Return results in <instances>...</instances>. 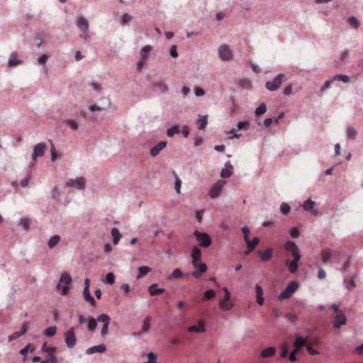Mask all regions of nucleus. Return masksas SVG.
Returning <instances> with one entry per match:
<instances>
[{
	"label": "nucleus",
	"mask_w": 363,
	"mask_h": 363,
	"mask_svg": "<svg viewBox=\"0 0 363 363\" xmlns=\"http://www.w3.org/2000/svg\"><path fill=\"white\" fill-rule=\"evenodd\" d=\"M242 234H244V240L247 245L246 255H249L255 249V247L259 245V238H253L252 240L249 239V228L247 226L242 228Z\"/></svg>",
	"instance_id": "nucleus-1"
},
{
	"label": "nucleus",
	"mask_w": 363,
	"mask_h": 363,
	"mask_svg": "<svg viewBox=\"0 0 363 363\" xmlns=\"http://www.w3.org/2000/svg\"><path fill=\"white\" fill-rule=\"evenodd\" d=\"M76 24L77 27H78L81 31L80 38H82L84 42L89 41V22L86 18L84 17L77 18Z\"/></svg>",
	"instance_id": "nucleus-2"
},
{
	"label": "nucleus",
	"mask_w": 363,
	"mask_h": 363,
	"mask_svg": "<svg viewBox=\"0 0 363 363\" xmlns=\"http://www.w3.org/2000/svg\"><path fill=\"white\" fill-rule=\"evenodd\" d=\"M297 289H298V283L294 281L289 283L285 290L282 291L281 294L278 296V299L280 301H284L290 298L292 295L296 291Z\"/></svg>",
	"instance_id": "nucleus-3"
},
{
	"label": "nucleus",
	"mask_w": 363,
	"mask_h": 363,
	"mask_svg": "<svg viewBox=\"0 0 363 363\" xmlns=\"http://www.w3.org/2000/svg\"><path fill=\"white\" fill-rule=\"evenodd\" d=\"M71 283V277L66 272L62 274L60 278V282L57 285V290L62 291V295L65 296L68 294L69 285Z\"/></svg>",
	"instance_id": "nucleus-4"
},
{
	"label": "nucleus",
	"mask_w": 363,
	"mask_h": 363,
	"mask_svg": "<svg viewBox=\"0 0 363 363\" xmlns=\"http://www.w3.org/2000/svg\"><path fill=\"white\" fill-rule=\"evenodd\" d=\"M193 235L196 237L200 246L203 247H208L211 245V238H210L209 235L207 233L196 230L193 233Z\"/></svg>",
	"instance_id": "nucleus-5"
},
{
	"label": "nucleus",
	"mask_w": 363,
	"mask_h": 363,
	"mask_svg": "<svg viewBox=\"0 0 363 363\" xmlns=\"http://www.w3.org/2000/svg\"><path fill=\"white\" fill-rule=\"evenodd\" d=\"M249 128V122H238V129L233 128L228 131V140H233L234 138H239L241 136V134L237 133L239 130H247Z\"/></svg>",
	"instance_id": "nucleus-6"
},
{
	"label": "nucleus",
	"mask_w": 363,
	"mask_h": 363,
	"mask_svg": "<svg viewBox=\"0 0 363 363\" xmlns=\"http://www.w3.org/2000/svg\"><path fill=\"white\" fill-rule=\"evenodd\" d=\"M64 340H65L66 346L68 348H72L77 343V338L74 335V328H71L68 331L64 333Z\"/></svg>",
	"instance_id": "nucleus-7"
},
{
	"label": "nucleus",
	"mask_w": 363,
	"mask_h": 363,
	"mask_svg": "<svg viewBox=\"0 0 363 363\" xmlns=\"http://www.w3.org/2000/svg\"><path fill=\"white\" fill-rule=\"evenodd\" d=\"M193 267L196 269L192 273H191V276L196 279H199L207 271V265L204 263L201 262H192Z\"/></svg>",
	"instance_id": "nucleus-8"
},
{
	"label": "nucleus",
	"mask_w": 363,
	"mask_h": 363,
	"mask_svg": "<svg viewBox=\"0 0 363 363\" xmlns=\"http://www.w3.org/2000/svg\"><path fill=\"white\" fill-rule=\"evenodd\" d=\"M283 74H279L272 81H267L265 87L270 91H274L278 89L282 83Z\"/></svg>",
	"instance_id": "nucleus-9"
},
{
	"label": "nucleus",
	"mask_w": 363,
	"mask_h": 363,
	"mask_svg": "<svg viewBox=\"0 0 363 363\" xmlns=\"http://www.w3.org/2000/svg\"><path fill=\"white\" fill-rule=\"evenodd\" d=\"M305 211L308 212L311 215L318 216V210L314 208L315 203L311 199H307L300 206Z\"/></svg>",
	"instance_id": "nucleus-10"
},
{
	"label": "nucleus",
	"mask_w": 363,
	"mask_h": 363,
	"mask_svg": "<svg viewBox=\"0 0 363 363\" xmlns=\"http://www.w3.org/2000/svg\"><path fill=\"white\" fill-rule=\"evenodd\" d=\"M66 186L75 187L79 190H84L85 188V179L83 177H78L75 179H70L66 182Z\"/></svg>",
	"instance_id": "nucleus-11"
},
{
	"label": "nucleus",
	"mask_w": 363,
	"mask_h": 363,
	"mask_svg": "<svg viewBox=\"0 0 363 363\" xmlns=\"http://www.w3.org/2000/svg\"><path fill=\"white\" fill-rule=\"evenodd\" d=\"M97 321L103 323V328H101V334L103 336H105L108 334V323H110V318L107 315V314H101L97 316Z\"/></svg>",
	"instance_id": "nucleus-12"
},
{
	"label": "nucleus",
	"mask_w": 363,
	"mask_h": 363,
	"mask_svg": "<svg viewBox=\"0 0 363 363\" xmlns=\"http://www.w3.org/2000/svg\"><path fill=\"white\" fill-rule=\"evenodd\" d=\"M224 185V180H219L217 183L213 184V188L209 191V196H211V199H216L218 197Z\"/></svg>",
	"instance_id": "nucleus-13"
},
{
	"label": "nucleus",
	"mask_w": 363,
	"mask_h": 363,
	"mask_svg": "<svg viewBox=\"0 0 363 363\" xmlns=\"http://www.w3.org/2000/svg\"><path fill=\"white\" fill-rule=\"evenodd\" d=\"M45 145L43 143H37L36 145L34 146V150H33L32 159L33 161H35L38 157H40L43 156L44 152H45Z\"/></svg>",
	"instance_id": "nucleus-14"
},
{
	"label": "nucleus",
	"mask_w": 363,
	"mask_h": 363,
	"mask_svg": "<svg viewBox=\"0 0 363 363\" xmlns=\"http://www.w3.org/2000/svg\"><path fill=\"white\" fill-rule=\"evenodd\" d=\"M308 345H311L307 342V339L302 337L298 335L296 336V340H294V350H300L303 347H307Z\"/></svg>",
	"instance_id": "nucleus-15"
},
{
	"label": "nucleus",
	"mask_w": 363,
	"mask_h": 363,
	"mask_svg": "<svg viewBox=\"0 0 363 363\" xmlns=\"http://www.w3.org/2000/svg\"><path fill=\"white\" fill-rule=\"evenodd\" d=\"M285 249L286 250L291 252V255L292 256H294V257H296V256H298V257H301V255L299 254L298 252V248L297 247L296 244H295L294 242L286 241L285 244Z\"/></svg>",
	"instance_id": "nucleus-16"
},
{
	"label": "nucleus",
	"mask_w": 363,
	"mask_h": 363,
	"mask_svg": "<svg viewBox=\"0 0 363 363\" xmlns=\"http://www.w3.org/2000/svg\"><path fill=\"white\" fill-rule=\"evenodd\" d=\"M28 330V323L26 322L22 325L21 330L19 332L13 333L11 335H10L9 337H8V341L12 342L13 340L24 335V334L26 333L27 330Z\"/></svg>",
	"instance_id": "nucleus-17"
},
{
	"label": "nucleus",
	"mask_w": 363,
	"mask_h": 363,
	"mask_svg": "<svg viewBox=\"0 0 363 363\" xmlns=\"http://www.w3.org/2000/svg\"><path fill=\"white\" fill-rule=\"evenodd\" d=\"M347 318L343 313H338L334 316V328H340L341 326L345 324Z\"/></svg>",
	"instance_id": "nucleus-18"
},
{
	"label": "nucleus",
	"mask_w": 363,
	"mask_h": 363,
	"mask_svg": "<svg viewBox=\"0 0 363 363\" xmlns=\"http://www.w3.org/2000/svg\"><path fill=\"white\" fill-rule=\"evenodd\" d=\"M188 332L196 333L199 334L203 333L205 332V323H203V320H200L197 325L189 327Z\"/></svg>",
	"instance_id": "nucleus-19"
},
{
	"label": "nucleus",
	"mask_w": 363,
	"mask_h": 363,
	"mask_svg": "<svg viewBox=\"0 0 363 363\" xmlns=\"http://www.w3.org/2000/svg\"><path fill=\"white\" fill-rule=\"evenodd\" d=\"M258 255L262 262H269L272 257V250L267 248L264 250H259Z\"/></svg>",
	"instance_id": "nucleus-20"
},
{
	"label": "nucleus",
	"mask_w": 363,
	"mask_h": 363,
	"mask_svg": "<svg viewBox=\"0 0 363 363\" xmlns=\"http://www.w3.org/2000/svg\"><path fill=\"white\" fill-rule=\"evenodd\" d=\"M300 259L301 257H294V260H292L291 262H289L288 260L286 261V264L288 265V269H289L290 273L294 274L296 272Z\"/></svg>",
	"instance_id": "nucleus-21"
},
{
	"label": "nucleus",
	"mask_w": 363,
	"mask_h": 363,
	"mask_svg": "<svg viewBox=\"0 0 363 363\" xmlns=\"http://www.w3.org/2000/svg\"><path fill=\"white\" fill-rule=\"evenodd\" d=\"M167 143L166 142H160L157 143V145H155L150 150V155L152 157H155L157 156V155L160 153V152L163 150L164 147H166Z\"/></svg>",
	"instance_id": "nucleus-22"
},
{
	"label": "nucleus",
	"mask_w": 363,
	"mask_h": 363,
	"mask_svg": "<svg viewBox=\"0 0 363 363\" xmlns=\"http://www.w3.org/2000/svg\"><path fill=\"white\" fill-rule=\"evenodd\" d=\"M201 251L197 247H193L191 258H192V263L201 262Z\"/></svg>",
	"instance_id": "nucleus-23"
},
{
	"label": "nucleus",
	"mask_w": 363,
	"mask_h": 363,
	"mask_svg": "<svg viewBox=\"0 0 363 363\" xmlns=\"http://www.w3.org/2000/svg\"><path fill=\"white\" fill-rule=\"evenodd\" d=\"M255 296H257V303H258V305L262 306L264 303V298H263V289H262V287L259 286V285H255Z\"/></svg>",
	"instance_id": "nucleus-24"
},
{
	"label": "nucleus",
	"mask_w": 363,
	"mask_h": 363,
	"mask_svg": "<svg viewBox=\"0 0 363 363\" xmlns=\"http://www.w3.org/2000/svg\"><path fill=\"white\" fill-rule=\"evenodd\" d=\"M106 351V347L104 345H99L91 347L86 350V354H91L93 353H104Z\"/></svg>",
	"instance_id": "nucleus-25"
},
{
	"label": "nucleus",
	"mask_w": 363,
	"mask_h": 363,
	"mask_svg": "<svg viewBox=\"0 0 363 363\" xmlns=\"http://www.w3.org/2000/svg\"><path fill=\"white\" fill-rule=\"evenodd\" d=\"M332 257V250L329 248H325L321 250V260L323 262L326 264L330 260Z\"/></svg>",
	"instance_id": "nucleus-26"
},
{
	"label": "nucleus",
	"mask_w": 363,
	"mask_h": 363,
	"mask_svg": "<svg viewBox=\"0 0 363 363\" xmlns=\"http://www.w3.org/2000/svg\"><path fill=\"white\" fill-rule=\"evenodd\" d=\"M157 284H152L149 286V294H150V296H156L161 294L164 293V289L163 288L161 289H157Z\"/></svg>",
	"instance_id": "nucleus-27"
},
{
	"label": "nucleus",
	"mask_w": 363,
	"mask_h": 363,
	"mask_svg": "<svg viewBox=\"0 0 363 363\" xmlns=\"http://www.w3.org/2000/svg\"><path fill=\"white\" fill-rule=\"evenodd\" d=\"M151 50L152 47L150 45H145L143 47L142 50H140V52H139V55H140V60H147Z\"/></svg>",
	"instance_id": "nucleus-28"
},
{
	"label": "nucleus",
	"mask_w": 363,
	"mask_h": 363,
	"mask_svg": "<svg viewBox=\"0 0 363 363\" xmlns=\"http://www.w3.org/2000/svg\"><path fill=\"white\" fill-rule=\"evenodd\" d=\"M276 354V349L274 347H269L261 352V357L262 358H268L274 356Z\"/></svg>",
	"instance_id": "nucleus-29"
},
{
	"label": "nucleus",
	"mask_w": 363,
	"mask_h": 363,
	"mask_svg": "<svg viewBox=\"0 0 363 363\" xmlns=\"http://www.w3.org/2000/svg\"><path fill=\"white\" fill-rule=\"evenodd\" d=\"M18 54L16 52H12L11 55H10L9 61H8V65L10 67H14L21 65V61L17 59Z\"/></svg>",
	"instance_id": "nucleus-30"
},
{
	"label": "nucleus",
	"mask_w": 363,
	"mask_h": 363,
	"mask_svg": "<svg viewBox=\"0 0 363 363\" xmlns=\"http://www.w3.org/2000/svg\"><path fill=\"white\" fill-rule=\"evenodd\" d=\"M84 300H86V302L90 303L91 306H95V300L94 299L93 296H91V294L89 293V289H84Z\"/></svg>",
	"instance_id": "nucleus-31"
},
{
	"label": "nucleus",
	"mask_w": 363,
	"mask_h": 363,
	"mask_svg": "<svg viewBox=\"0 0 363 363\" xmlns=\"http://www.w3.org/2000/svg\"><path fill=\"white\" fill-rule=\"evenodd\" d=\"M151 272V268L147 266H143L138 268V279H141Z\"/></svg>",
	"instance_id": "nucleus-32"
},
{
	"label": "nucleus",
	"mask_w": 363,
	"mask_h": 363,
	"mask_svg": "<svg viewBox=\"0 0 363 363\" xmlns=\"http://www.w3.org/2000/svg\"><path fill=\"white\" fill-rule=\"evenodd\" d=\"M197 125H199V129L203 130L207 125V116H199V120H197Z\"/></svg>",
	"instance_id": "nucleus-33"
},
{
	"label": "nucleus",
	"mask_w": 363,
	"mask_h": 363,
	"mask_svg": "<svg viewBox=\"0 0 363 363\" xmlns=\"http://www.w3.org/2000/svg\"><path fill=\"white\" fill-rule=\"evenodd\" d=\"M111 236H113V244H118V241L121 239V233L116 228H113V229H111Z\"/></svg>",
	"instance_id": "nucleus-34"
},
{
	"label": "nucleus",
	"mask_w": 363,
	"mask_h": 363,
	"mask_svg": "<svg viewBox=\"0 0 363 363\" xmlns=\"http://www.w3.org/2000/svg\"><path fill=\"white\" fill-rule=\"evenodd\" d=\"M60 238L59 235H55L52 238H50L48 242V246L50 249L55 247L60 242Z\"/></svg>",
	"instance_id": "nucleus-35"
},
{
	"label": "nucleus",
	"mask_w": 363,
	"mask_h": 363,
	"mask_svg": "<svg viewBox=\"0 0 363 363\" xmlns=\"http://www.w3.org/2000/svg\"><path fill=\"white\" fill-rule=\"evenodd\" d=\"M41 352L48 353V354H54L56 352V348L54 347H49L45 343L41 347Z\"/></svg>",
	"instance_id": "nucleus-36"
},
{
	"label": "nucleus",
	"mask_w": 363,
	"mask_h": 363,
	"mask_svg": "<svg viewBox=\"0 0 363 363\" xmlns=\"http://www.w3.org/2000/svg\"><path fill=\"white\" fill-rule=\"evenodd\" d=\"M216 296V292L213 289H209L204 293L203 301H207L211 300Z\"/></svg>",
	"instance_id": "nucleus-37"
},
{
	"label": "nucleus",
	"mask_w": 363,
	"mask_h": 363,
	"mask_svg": "<svg viewBox=\"0 0 363 363\" xmlns=\"http://www.w3.org/2000/svg\"><path fill=\"white\" fill-rule=\"evenodd\" d=\"M223 291H224V292H225V294H224L223 299L220 301L219 306H220V309H221L222 311H225L226 310V301H228V294L226 293L225 287L223 288Z\"/></svg>",
	"instance_id": "nucleus-38"
},
{
	"label": "nucleus",
	"mask_w": 363,
	"mask_h": 363,
	"mask_svg": "<svg viewBox=\"0 0 363 363\" xmlns=\"http://www.w3.org/2000/svg\"><path fill=\"white\" fill-rule=\"evenodd\" d=\"M97 319H94L92 317L89 318L88 329L90 331H94L96 327H97Z\"/></svg>",
	"instance_id": "nucleus-39"
},
{
	"label": "nucleus",
	"mask_w": 363,
	"mask_h": 363,
	"mask_svg": "<svg viewBox=\"0 0 363 363\" xmlns=\"http://www.w3.org/2000/svg\"><path fill=\"white\" fill-rule=\"evenodd\" d=\"M150 323H151V317L146 316L144 319V322H143V331H144V333H147L149 331Z\"/></svg>",
	"instance_id": "nucleus-40"
},
{
	"label": "nucleus",
	"mask_w": 363,
	"mask_h": 363,
	"mask_svg": "<svg viewBox=\"0 0 363 363\" xmlns=\"http://www.w3.org/2000/svg\"><path fill=\"white\" fill-rule=\"evenodd\" d=\"M182 277L183 273L180 270V269H175V270L173 271V273H172V274H170V276L167 279H182Z\"/></svg>",
	"instance_id": "nucleus-41"
},
{
	"label": "nucleus",
	"mask_w": 363,
	"mask_h": 363,
	"mask_svg": "<svg viewBox=\"0 0 363 363\" xmlns=\"http://www.w3.org/2000/svg\"><path fill=\"white\" fill-rule=\"evenodd\" d=\"M56 333V327L55 326H50L47 328V329L43 331V334H45V336L48 337H53Z\"/></svg>",
	"instance_id": "nucleus-42"
},
{
	"label": "nucleus",
	"mask_w": 363,
	"mask_h": 363,
	"mask_svg": "<svg viewBox=\"0 0 363 363\" xmlns=\"http://www.w3.org/2000/svg\"><path fill=\"white\" fill-rule=\"evenodd\" d=\"M227 55L228 54H226V45H222L219 48L220 59H221V60H223V61L226 60V55Z\"/></svg>",
	"instance_id": "nucleus-43"
},
{
	"label": "nucleus",
	"mask_w": 363,
	"mask_h": 363,
	"mask_svg": "<svg viewBox=\"0 0 363 363\" xmlns=\"http://www.w3.org/2000/svg\"><path fill=\"white\" fill-rule=\"evenodd\" d=\"M333 80L342 81L344 83H348L350 78L346 74H336L334 76Z\"/></svg>",
	"instance_id": "nucleus-44"
},
{
	"label": "nucleus",
	"mask_w": 363,
	"mask_h": 363,
	"mask_svg": "<svg viewBox=\"0 0 363 363\" xmlns=\"http://www.w3.org/2000/svg\"><path fill=\"white\" fill-rule=\"evenodd\" d=\"M179 133V128L177 125H173L172 128H170L169 130H167V132H166V135H167V137H173L174 135L177 134Z\"/></svg>",
	"instance_id": "nucleus-45"
},
{
	"label": "nucleus",
	"mask_w": 363,
	"mask_h": 363,
	"mask_svg": "<svg viewBox=\"0 0 363 363\" xmlns=\"http://www.w3.org/2000/svg\"><path fill=\"white\" fill-rule=\"evenodd\" d=\"M266 112L265 104H259V107L255 109V116H259Z\"/></svg>",
	"instance_id": "nucleus-46"
},
{
	"label": "nucleus",
	"mask_w": 363,
	"mask_h": 363,
	"mask_svg": "<svg viewBox=\"0 0 363 363\" xmlns=\"http://www.w3.org/2000/svg\"><path fill=\"white\" fill-rule=\"evenodd\" d=\"M289 354V347L286 343L282 344L281 348H280V357L285 358Z\"/></svg>",
	"instance_id": "nucleus-47"
},
{
	"label": "nucleus",
	"mask_w": 363,
	"mask_h": 363,
	"mask_svg": "<svg viewBox=\"0 0 363 363\" xmlns=\"http://www.w3.org/2000/svg\"><path fill=\"white\" fill-rule=\"evenodd\" d=\"M290 206L287 204L286 203H283L281 205H280V212H281L282 214L286 215L290 212Z\"/></svg>",
	"instance_id": "nucleus-48"
},
{
	"label": "nucleus",
	"mask_w": 363,
	"mask_h": 363,
	"mask_svg": "<svg viewBox=\"0 0 363 363\" xmlns=\"http://www.w3.org/2000/svg\"><path fill=\"white\" fill-rule=\"evenodd\" d=\"M357 135V130L352 127H349L347 128V137L350 140H354L355 136Z\"/></svg>",
	"instance_id": "nucleus-49"
},
{
	"label": "nucleus",
	"mask_w": 363,
	"mask_h": 363,
	"mask_svg": "<svg viewBox=\"0 0 363 363\" xmlns=\"http://www.w3.org/2000/svg\"><path fill=\"white\" fill-rule=\"evenodd\" d=\"M347 22H348L349 25L352 26V27H354L355 28H357L359 26V21L357 20V18H355L354 17H349Z\"/></svg>",
	"instance_id": "nucleus-50"
},
{
	"label": "nucleus",
	"mask_w": 363,
	"mask_h": 363,
	"mask_svg": "<svg viewBox=\"0 0 363 363\" xmlns=\"http://www.w3.org/2000/svg\"><path fill=\"white\" fill-rule=\"evenodd\" d=\"M156 358H157L156 354H155L152 352H150L148 353V354H147V359H147V361L145 362V363H156Z\"/></svg>",
	"instance_id": "nucleus-51"
},
{
	"label": "nucleus",
	"mask_w": 363,
	"mask_h": 363,
	"mask_svg": "<svg viewBox=\"0 0 363 363\" xmlns=\"http://www.w3.org/2000/svg\"><path fill=\"white\" fill-rule=\"evenodd\" d=\"M115 279H116V277H114L113 273H108L106 274V277H105V281H106V283L112 285L113 284H114Z\"/></svg>",
	"instance_id": "nucleus-52"
},
{
	"label": "nucleus",
	"mask_w": 363,
	"mask_h": 363,
	"mask_svg": "<svg viewBox=\"0 0 363 363\" xmlns=\"http://www.w3.org/2000/svg\"><path fill=\"white\" fill-rule=\"evenodd\" d=\"M20 225H21L22 228L23 229L28 230L29 228V220L27 218H21V220H20Z\"/></svg>",
	"instance_id": "nucleus-53"
},
{
	"label": "nucleus",
	"mask_w": 363,
	"mask_h": 363,
	"mask_svg": "<svg viewBox=\"0 0 363 363\" xmlns=\"http://www.w3.org/2000/svg\"><path fill=\"white\" fill-rule=\"evenodd\" d=\"M131 20V16L128 13H124L121 16V23L122 25H125L128 23Z\"/></svg>",
	"instance_id": "nucleus-54"
},
{
	"label": "nucleus",
	"mask_w": 363,
	"mask_h": 363,
	"mask_svg": "<svg viewBox=\"0 0 363 363\" xmlns=\"http://www.w3.org/2000/svg\"><path fill=\"white\" fill-rule=\"evenodd\" d=\"M41 363H57V359L56 357L53 354H49V357L46 360H43Z\"/></svg>",
	"instance_id": "nucleus-55"
},
{
	"label": "nucleus",
	"mask_w": 363,
	"mask_h": 363,
	"mask_svg": "<svg viewBox=\"0 0 363 363\" xmlns=\"http://www.w3.org/2000/svg\"><path fill=\"white\" fill-rule=\"evenodd\" d=\"M66 124L72 130H76L77 129V123L74 120H67L66 121Z\"/></svg>",
	"instance_id": "nucleus-56"
},
{
	"label": "nucleus",
	"mask_w": 363,
	"mask_h": 363,
	"mask_svg": "<svg viewBox=\"0 0 363 363\" xmlns=\"http://www.w3.org/2000/svg\"><path fill=\"white\" fill-rule=\"evenodd\" d=\"M175 190L177 191L178 194H180V188H181V180L175 174Z\"/></svg>",
	"instance_id": "nucleus-57"
},
{
	"label": "nucleus",
	"mask_w": 363,
	"mask_h": 363,
	"mask_svg": "<svg viewBox=\"0 0 363 363\" xmlns=\"http://www.w3.org/2000/svg\"><path fill=\"white\" fill-rule=\"evenodd\" d=\"M299 352L298 350H294L289 354V360L292 362L296 361V354Z\"/></svg>",
	"instance_id": "nucleus-58"
},
{
	"label": "nucleus",
	"mask_w": 363,
	"mask_h": 363,
	"mask_svg": "<svg viewBox=\"0 0 363 363\" xmlns=\"http://www.w3.org/2000/svg\"><path fill=\"white\" fill-rule=\"evenodd\" d=\"M50 152H51V161L55 162L56 159H57V152H56L53 145L51 147V149H50Z\"/></svg>",
	"instance_id": "nucleus-59"
},
{
	"label": "nucleus",
	"mask_w": 363,
	"mask_h": 363,
	"mask_svg": "<svg viewBox=\"0 0 363 363\" xmlns=\"http://www.w3.org/2000/svg\"><path fill=\"white\" fill-rule=\"evenodd\" d=\"M47 61L48 55L46 54H43L38 58V65H43L46 63Z\"/></svg>",
	"instance_id": "nucleus-60"
},
{
	"label": "nucleus",
	"mask_w": 363,
	"mask_h": 363,
	"mask_svg": "<svg viewBox=\"0 0 363 363\" xmlns=\"http://www.w3.org/2000/svg\"><path fill=\"white\" fill-rule=\"evenodd\" d=\"M194 93H196L197 97H201L205 94V91L200 87H196L194 88Z\"/></svg>",
	"instance_id": "nucleus-61"
},
{
	"label": "nucleus",
	"mask_w": 363,
	"mask_h": 363,
	"mask_svg": "<svg viewBox=\"0 0 363 363\" xmlns=\"http://www.w3.org/2000/svg\"><path fill=\"white\" fill-rule=\"evenodd\" d=\"M240 85L245 89L251 87V82L248 79H243L240 81Z\"/></svg>",
	"instance_id": "nucleus-62"
},
{
	"label": "nucleus",
	"mask_w": 363,
	"mask_h": 363,
	"mask_svg": "<svg viewBox=\"0 0 363 363\" xmlns=\"http://www.w3.org/2000/svg\"><path fill=\"white\" fill-rule=\"evenodd\" d=\"M290 235H291L292 238H296L298 237V230L296 228H294L290 230Z\"/></svg>",
	"instance_id": "nucleus-63"
},
{
	"label": "nucleus",
	"mask_w": 363,
	"mask_h": 363,
	"mask_svg": "<svg viewBox=\"0 0 363 363\" xmlns=\"http://www.w3.org/2000/svg\"><path fill=\"white\" fill-rule=\"evenodd\" d=\"M354 352H356L357 354L361 355L363 354V343L361 345L358 346L354 349Z\"/></svg>",
	"instance_id": "nucleus-64"
}]
</instances>
